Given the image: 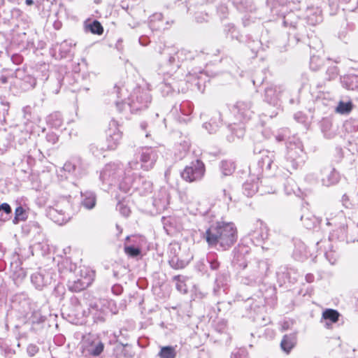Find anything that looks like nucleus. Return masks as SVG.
I'll list each match as a JSON object with an SVG mask.
<instances>
[{
    "mask_svg": "<svg viewBox=\"0 0 358 358\" xmlns=\"http://www.w3.org/2000/svg\"><path fill=\"white\" fill-rule=\"evenodd\" d=\"M267 4L271 6V9L277 6H283L287 3L288 0H267Z\"/></svg>",
    "mask_w": 358,
    "mask_h": 358,
    "instance_id": "nucleus-52",
    "label": "nucleus"
},
{
    "mask_svg": "<svg viewBox=\"0 0 358 358\" xmlns=\"http://www.w3.org/2000/svg\"><path fill=\"white\" fill-rule=\"evenodd\" d=\"M126 104L121 101H115V105L119 112L123 111L126 107H129L131 113H137L148 107L151 102V96L147 89L136 87L128 99Z\"/></svg>",
    "mask_w": 358,
    "mask_h": 358,
    "instance_id": "nucleus-6",
    "label": "nucleus"
},
{
    "mask_svg": "<svg viewBox=\"0 0 358 358\" xmlns=\"http://www.w3.org/2000/svg\"><path fill=\"white\" fill-rule=\"evenodd\" d=\"M243 190L244 194L248 197H251L257 192H259L258 182L248 180L243 184Z\"/></svg>",
    "mask_w": 358,
    "mask_h": 358,
    "instance_id": "nucleus-31",
    "label": "nucleus"
},
{
    "mask_svg": "<svg viewBox=\"0 0 358 358\" xmlns=\"http://www.w3.org/2000/svg\"><path fill=\"white\" fill-rule=\"evenodd\" d=\"M170 266L174 269L185 268L189 263V260L182 259L178 255H173L169 260Z\"/></svg>",
    "mask_w": 358,
    "mask_h": 358,
    "instance_id": "nucleus-33",
    "label": "nucleus"
},
{
    "mask_svg": "<svg viewBox=\"0 0 358 358\" xmlns=\"http://www.w3.org/2000/svg\"><path fill=\"white\" fill-rule=\"evenodd\" d=\"M301 220L304 227L308 229H315L320 224L321 220L316 217L310 213H305L301 216Z\"/></svg>",
    "mask_w": 358,
    "mask_h": 358,
    "instance_id": "nucleus-25",
    "label": "nucleus"
},
{
    "mask_svg": "<svg viewBox=\"0 0 358 358\" xmlns=\"http://www.w3.org/2000/svg\"><path fill=\"white\" fill-rule=\"evenodd\" d=\"M327 75L328 76V80H332L337 77L338 76V69L335 66H329L327 69Z\"/></svg>",
    "mask_w": 358,
    "mask_h": 358,
    "instance_id": "nucleus-54",
    "label": "nucleus"
},
{
    "mask_svg": "<svg viewBox=\"0 0 358 358\" xmlns=\"http://www.w3.org/2000/svg\"><path fill=\"white\" fill-rule=\"evenodd\" d=\"M125 91L124 87H120L119 86L115 85L113 89V94H115L117 99L122 98L123 95V92Z\"/></svg>",
    "mask_w": 358,
    "mask_h": 358,
    "instance_id": "nucleus-61",
    "label": "nucleus"
},
{
    "mask_svg": "<svg viewBox=\"0 0 358 358\" xmlns=\"http://www.w3.org/2000/svg\"><path fill=\"white\" fill-rule=\"evenodd\" d=\"M233 113L241 122L250 120L253 114L251 103L250 101H238L234 107Z\"/></svg>",
    "mask_w": 358,
    "mask_h": 358,
    "instance_id": "nucleus-14",
    "label": "nucleus"
},
{
    "mask_svg": "<svg viewBox=\"0 0 358 358\" xmlns=\"http://www.w3.org/2000/svg\"><path fill=\"white\" fill-rule=\"evenodd\" d=\"M117 208L118 209L120 213L124 217H128L130 214L131 211L129 208L122 203H119L117 206Z\"/></svg>",
    "mask_w": 358,
    "mask_h": 358,
    "instance_id": "nucleus-55",
    "label": "nucleus"
},
{
    "mask_svg": "<svg viewBox=\"0 0 358 358\" xmlns=\"http://www.w3.org/2000/svg\"><path fill=\"white\" fill-rule=\"evenodd\" d=\"M125 253L130 257H137L141 255V249L133 245L124 246Z\"/></svg>",
    "mask_w": 358,
    "mask_h": 358,
    "instance_id": "nucleus-45",
    "label": "nucleus"
},
{
    "mask_svg": "<svg viewBox=\"0 0 358 358\" xmlns=\"http://www.w3.org/2000/svg\"><path fill=\"white\" fill-rule=\"evenodd\" d=\"M294 255L298 260H303L308 256L306 246L301 241H296L294 243Z\"/></svg>",
    "mask_w": 358,
    "mask_h": 358,
    "instance_id": "nucleus-27",
    "label": "nucleus"
},
{
    "mask_svg": "<svg viewBox=\"0 0 358 358\" xmlns=\"http://www.w3.org/2000/svg\"><path fill=\"white\" fill-rule=\"evenodd\" d=\"M93 282V278L85 276L80 278L78 275L71 278L68 281V287L71 292H78L89 287Z\"/></svg>",
    "mask_w": 358,
    "mask_h": 358,
    "instance_id": "nucleus-16",
    "label": "nucleus"
},
{
    "mask_svg": "<svg viewBox=\"0 0 358 358\" xmlns=\"http://www.w3.org/2000/svg\"><path fill=\"white\" fill-rule=\"evenodd\" d=\"M339 315L338 312L334 309H327L322 313V317L331 322H336L338 320Z\"/></svg>",
    "mask_w": 358,
    "mask_h": 358,
    "instance_id": "nucleus-40",
    "label": "nucleus"
},
{
    "mask_svg": "<svg viewBox=\"0 0 358 358\" xmlns=\"http://www.w3.org/2000/svg\"><path fill=\"white\" fill-rule=\"evenodd\" d=\"M12 62L15 64H20L23 61V57L18 54H14L11 57Z\"/></svg>",
    "mask_w": 358,
    "mask_h": 358,
    "instance_id": "nucleus-64",
    "label": "nucleus"
},
{
    "mask_svg": "<svg viewBox=\"0 0 358 358\" xmlns=\"http://www.w3.org/2000/svg\"><path fill=\"white\" fill-rule=\"evenodd\" d=\"M73 43L71 41H64L59 46V50L62 53L67 54L71 48L72 47Z\"/></svg>",
    "mask_w": 358,
    "mask_h": 358,
    "instance_id": "nucleus-53",
    "label": "nucleus"
},
{
    "mask_svg": "<svg viewBox=\"0 0 358 358\" xmlns=\"http://www.w3.org/2000/svg\"><path fill=\"white\" fill-rule=\"evenodd\" d=\"M27 218V215L25 210L22 206H18L15 210V217L13 219V223L17 224L20 221H24Z\"/></svg>",
    "mask_w": 358,
    "mask_h": 358,
    "instance_id": "nucleus-42",
    "label": "nucleus"
},
{
    "mask_svg": "<svg viewBox=\"0 0 358 358\" xmlns=\"http://www.w3.org/2000/svg\"><path fill=\"white\" fill-rule=\"evenodd\" d=\"M75 158L72 159L71 160L69 161V162H66L64 164V166H63V169L72 174L73 176H74V172H75Z\"/></svg>",
    "mask_w": 358,
    "mask_h": 358,
    "instance_id": "nucleus-51",
    "label": "nucleus"
},
{
    "mask_svg": "<svg viewBox=\"0 0 358 358\" xmlns=\"http://www.w3.org/2000/svg\"><path fill=\"white\" fill-rule=\"evenodd\" d=\"M90 276L92 278L94 279V273L92 271L89 270L88 268H80L79 270V276L78 278H84L85 276Z\"/></svg>",
    "mask_w": 358,
    "mask_h": 358,
    "instance_id": "nucleus-57",
    "label": "nucleus"
},
{
    "mask_svg": "<svg viewBox=\"0 0 358 358\" xmlns=\"http://www.w3.org/2000/svg\"><path fill=\"white\" fill-rule=\"evenodd\" d=\"M70 206L69 201L66 199H62L53 206L48 208L47 215L57 224H64L70 220V214L68 213Z\"/></svg>",
    "mask_w": 358,
    "mask_h": 358,
    "instance_id": "nucleus-10",
    "label": "nucleus"
},
{
    "mask_svg": "<svg viewBox=\"0 0 358 358\" xmlns=\"http://www.w3.org/2000/svg\"><path fill=\"white\" fill-rule=\"evenodd\" d=\"M162 55L160 71L164 74L173 76V80H179L180 82L195 83L194 85L199 90H201V82L204 76L201 68L192 69L187 74H184L182 67L187 59L191 57V53L185 49L177 50L174 47H164L160 50Z\"/></svg>",
    "mask_w": 358,
    "mask_h": 358,
    "instance_id": "nucleus-1",
    "label": "nucleus"
},
{
    "mask_svg": "<svg viewBox=\"0 0 358 358\" xmlns=\"http://www.w3.org/2000/svg\"><path fill=\"white\" fill-rule=\"evenodd\" d=\"M150 28L152 30L165 29L166 27L163 23V15L162 13H155L150 18Z\"/></svg>",
    "mask_w": 358,
    "mask_h": 358,
    "instance_id": "nucleus-28",
    "label": "nucleus"
},
{
    "mask_svg": "<svg viewBox=\"0 0 358 358\" xmlns=\"http://www.w3.org/2000/svg\"><path fill=\"white\" fill-rule=\"evenodd\" d=\"M47 122L52 127L58 129L62 127L63 124V120L62 117V115L59 112H55L50 114L47 117Z\"/></svg>",
    "mask_w": 358,
    "mask_h": 358,
    "instance_id": "nucleus-32",
    "label": "nucleus"
},
{
    "mask_svg": "<svg viewBox=\"0 0 358 358\" xmlns=\"http://www.w3.org/2000/svg\"><path fill=\"white\" fill-rule=\"evenodd\" d=\"M322 182L325 186H330L338 182V173L331 167H326L322 171Z\"/></svg>",
    "mask_w": 358,
    "mask_h": 358,
    "instance_id": "nucleus-19",
    "label": "nucleus"
},
{
    "mask_svg": "<svg viewBox=\"0 0 358 358\" xmlns=\"http://www.w3.org/2000/svg\"><path fill=\"white\" fill-rule=\"evenodd\" d=\"M81 206L87 210H92L96 204V195L94 192H81Z\"/></svg>",
    "mask_w": 358,
    "mask_h": 358,
    "instance_id": "nucleus-23",
    "label": "nucleus"
},
{
    "mask_svg": "<svg viewBox=\"0 0 358 358\" xmlns=\"http://www.w3.org/2000/svg\"><path fill=\"white\" fill-rule=\"evenodd\" d=\"M99 308L101 312L97 317H94L96 322H103L105 320V315L108 313L116 314L118 312L117 306L113 300L103 299L100 301L99 303L90 305V310L92 312L94 310L97 311Z\"/></svg>",
    "mask_w": 358,
    "mask_h": 358,
    "instance_id": "nucleus-13",
    "label": "nucleus"
},
{
    "mask_svg": "<svg viewBox=\"0 0 358 358\" xmlns=\"http://www.w3.org/2000/svg\"><path fill=\"white\" fill-rule=\"evenodd\" d=\"M297 189L296 185L292 180H287L285 185V192L288 195L295 194Z\"/></svg>",
    "mask_w": 358,
    "mask_h": 358,
    "instance_id": "nucleus-48",
    "label": "nucleus"
},
{
    "mask_svg": "<svg viewBox=\"0 0 358 358\" xmlns=\"http://www.w3.org/2000/svg\"><path fill=\"white\" fill-rule=\"evenodd\" d=\"M249 236L254 244L259 245L267 238V229L262 222H257L255 229L249 233Z\"/></svg>",
    "mask_w": 358,
    "mask_h": 358,
    "instance_id": "nucleus-18",
    "label": "nucleus"
},
{
    "mask_svg": "<svg viewBox=\"0 0 358 358\" xmlns=\"http://www.w3.org/2000/svg\"><path fill=\"white\" fill-rule=\"evenodd\" d=\"M22 112L24 119H26L27 121H31L32 108L29 106H26L23 108Z\"/></svg>",
    "mask_w": 358,
    "mask_h": 358,
    "instance_id": "nucleus-59",
    "label": "nucleus"
},
{
    "mask_svg": "<svg viewBox=\"0 0 358 358\" xmlns=\"http://www.w3.org/2000/svg\"><path fill=\"white\" fill-rule=\"evenodd\" d=\"M352 110L351 102L340 101L336 108V111L341 114H347Z\"/></svg>",
    "mask_w": 358,
    "mask_h": 358,
    "instance_id": "nucleus-44",
    "label": "nucleus"
},
{
    "mask_svg": "<svg viewBox=\"0 0 358 358\" xmlns=\"http://www.w3.org/2000/svg\"><path fill=\"white\" fill-rule=\"evenodd\" d=\"M119 189L124 193L132 194L136 191L140 195H146L152 192V184L137 173L133 172L129 174L128 171L123 180L119 183Z\"/></svg>",
    "mask_w": 358,
    "mask_h": 358,
    "instance_id": "nucleus-7",
    "label": "nucleus"
},
{
    "mask_svg": "<svg viewBox=\"0 0 358 358\" xmlns=\"http://www.w3.org/2000/svg\"><path fill=\"white\" fill-rule=\"evenodd\" d=\"M136 159H140L141 163L138 161L129 162V167L132 171L144 169L148 171L152 169L158 157L157 150L151 147L141 148L136 153Z\"/></svg>",
    "mask_w": 358,
    "mask_h": 358,
    "instance_id": "nucleus-8",
    "label": "nucleus"
},
{
    "mask_svg": "<svg viewBox=\"0 0 358 358\" xmlns=\"http://www.w3.org/2000/svg\"><path fill=\"white\" fill-rule=\"evenodd\" d=\"M122 139V132L118 128L117 122L115 120H112L109 122V127L106 133V147L98 148L97 145H92L90 150L95 156H99L102 154V151L106 150H115Z\"/></svg>",
    "mask_w": 358,
    "mask_h": 358,
    "instance_id": "nucleus-9",
    "label": "nucleus"
},
{
    "mask_svg": "<svg viewBox=\"0 0 358 358\" xmlns=\"http://www.w3.org/2000/svg\"><path fill=\"white\" fill-rule=\"evenodd\" d=\"M85 27L87 31H90L94 34L101 35L103 34V28L101 23L94 20L93 21H86L85 24Z\"/></svg>",
    "mask_w": 358,
    "mask_h": 358,
    "instance_id": "nucleus-30",
    "label": "nucleus"
},
{
    "mask_svg": "<svg viewBox=\"0 0 358 358\" xmlns=\"http://www.w3.org/2000/svg\"><path fill=\"white\" fill-rule=\"evenodd\" d=\"M53 273L50 271H40L33 273L31 280L36 289H41L52 282Z\"/></svg>",
    "mask_w": 358,
    "mask_h": 358,
    "instance_id": "nucleus-15",
    "label": "nucleus"
},
{
    "mask_svg": "<svg viewBox=\"0 0 358 358\" xmlns=\"http://www.w3.org/2000/svg\"><path fill=\"white\" fill-rule=\"evenodd\" d=\"M203 238L210 248L227 251L236 243L238 230L234 222L217 221L206 229Z\"/></svg>",
    "mask_w": 358,
    "mask_h": 358,
    "instance_id": "nucleus-3",
    "label": "nucleus"
},
{
    "mask_svg": "<svg viewBox=\"0 0 358 358\" xmlns=\"http://www.w3.org/2000/svg\"><path fill=\"white\" fill-rule=\"evenodd\" d=\"M259 165L262 170L271 171L282 168L292 173L293 171L303 166L306 160L301 141L296 137L289 138L286 152L282 157H275L273 151L263 150L261 152Z\"/></svg>",
    "mask_w": 358,
    "mask_h": 358,
    "instance_id": "nucleus-2",
    "label": "nucleus"
},
{
    "mask_svg": "<svg viewBox=\"0 0 358 358\" xmlns=\"http://www.w3.org/2000/svg\"><path fill=\"white\" fill-rule=\"evenodd\" d=\"M322 10L318 7H308L306 10V20L308 24L316 25L322 21Z\"/></svg>",
    "mask_w": 358,
    "mask_h": 358,
    "instance_id": "nucleus-21",
    "label": "nucleus"
},
{
    "mask_svg": "<svg viewBox=\"0 0 358 358\" xmlns=\"http://www.w3.org/2000/svg\"><path fill=\"white\" fill-rule=\"evenodd\" d=\"M217 118L219 120V122H216L213 120V119L209 122H206L203 124V127L210 133H215L220 126V114H217Z\"/></svg>",
    "mask_w": 358,
    "mask_h": 358,
    "instance_id": "nucleus-41",
    "label": "nucleus"
},
{
    "mask_svg": "<svg viewBox=\"0 0 358 358\" xmlns=\"http://www.w3.org/2000/svg\"><path fill=\"white\" fill-rule=\"evenodd\" d=\"M103 349L104 344L101 341H94L92 342L87 350L90 355L97 357L101 354Z\"/></svg>",
    "mask_w": 358,
    "mask_h": 358,
    "instance_id": "nucleus-36",
    "label": "nucleus"
},
{
    "mask_svg": "<svg viewBox=\"0 0 358 358\" xmlns=\"http://www.w3.org/2000/svg\"><path fill=\"white\" fill-rule=\"evenodd\" d=\"M229 187H222L221 185H217L216 187V194L224 203H229L231 201V196L229 193Z\"/></svg>",
    "mask_w": 358,
    "mask_h": 358,
    "instance_id": "nucleus-35",
    "label": "nucleus"
},
{
    "mask_svg": "<svg viewBox=\"0 0 358 358\" xmlns=\"http://www.w3.org/2000/svg\"><path fill=\"white\" fill-rule=\"evenodd\" d=\"M233 262L239 267L246 268L248 271L241 275V282L247 285H255L263 282L264 278L267 276L269 271V264L265 260H255L250 262L249 266L243 261L241 262V254H239V249L235 248Z\"/></svg>",
    "mask_w": 358,
    "mask_h": 358,
    "instance_id": "nucleus-4",
    "label": "nucleus"
},
{
    "mask_svg": "<svg viewBox=\"0 0 358 358\" xmlns=\"http://www.w3.org/2000/svg\"><path fill=\"white\" fill-rule=\"evenodd\" d=\"M75 165L74 176L79 178L86 173L87 166L80 157H75Z\"/></svg>",
    "mask_w": 358,
    "mask_h": 358,
    "instance_id": "nucleus-38",
    "label": "nucleus"
},
{
    "mask_svg": "<svg viewBox=\"0 0 358 358\" xmlns=\"http://www.w3.org/2000/svg\"><path fill=\"white\" fill-rule=\"evenodd\" d=\"M260 183V185H259L260 194L263 195L275 192L276 189L272 185L271 180L268 179H264L261 180Z\"/></svg>",
    "mask_w": 358,
    "mask_h": 358,
    "instance_id": "nucleus-34",
    "label": "nucleus"
},
{
    "mask_svg": "<svg viewBox=\"0 0 358 358\" xmlns=\"http://www.w3.org/2000/svg\"><path fill=\"white\" fill-rule=\"evenodd\" d=\"M283 88L281 86L271 85L265 90V101L271 105L277 106L280 101Z\"/></svg>",
    "mask_w": 358,
    "mask_h": 358,
    "instance_id": "nucleus-17",
    "label": "nucleus"
},
{
    "mask_svg": "<svg viewBox=\"0 0 358 358\" xmlns=\"http://www.w3.org/2000/svg\"><path fill=\"white\" fill-rule=\"evenodd\" d=\"M283 23L285 26L289 27V36H293L296 43L299 42L301 38L306 34L303 21L294 12H289L284 16Z\"/></svg>",
    "mask_w": 358,
    "mask_h": 358,
    "instance_id": "nucleus-11",
    "label": "nucleus"
},
{
    "mask_svg": "<svg viewBox=\"0 0 358 358\" xmlns=\"http://www.w3.org/2000/svg\"><path fill=\"white\" fill-rule=\"evenodd\" d=\"M111 291L113 294L118 296L122 294L123 288L121 285L115 284L112 286Z\"/></svg>",
    "mask_w": 358,
    "mask_h": 358,
    "instance_id": "nucleus-60",
    "label": "nucleus"
},
{
    "mask_svg": "<svg viewBox=\"0 0 358 358\" xmlns=\"http://www.w3.org/2000/svg\"><path fill=\"white\" fill-rule=\"evenodd\" d=\"M38 351V348L35 345H29L27 348V352L30 356H34Z\"/></svg>",
    "mask_w": 358,
    "mask_h": 358,
    "instance_id": "nucleus-63",
    "label": "nucleus"
},
{
    "mask_svg": "<svg viewBox=\"0 0 358 358\" xmlns=\"http://www.w3.org/2000/svg\"><path fill=\"white\" fill-rule=\"evenodd\" d=\"M231 131L238 138H242L245 134V130L242 127H233L231 128Z\"/></svg>",
    "mask_w": 358,
    "mask_h": 358,
    "instance_id": "nucleus-56",
    "label": "nucleus"
},
{
    "mask_svg": "<svg viewBox=\"0 0 358 358\" xmlns=\"http://www.w3.org/2000/svg\"><path fill=\"white\" fill-rule=\"evenodd\" d=\"M296 343V335L294 334L285 335L281 341L280 346L283 351L289 353Z\"/></svg>",
    "mask_w": 358,
    "mask_h": 358,
    "instance_id": "nucleus-29",
    "label": "nucleus"
},
{
    "mask_svg": "<svg viewBox=\"0 0 358 358\" xmlns=\"http://www.w3.org/2000/svg\"><path fill=\"white\" fill-rule=\"evenodd\" d=\"M322 64V61L317 56H312L310 57V66L313 71L319 69L320 66Z\"/></svg>",
    "mask_w": 358,
    "mask_h": 358,
    "instance_id": "nucleus-50",
    "label": "nucleus"
},
{
    "mask_svg": "<svg viewBox=\"0 0 358 358\" xmlns=\"http://www.w3.org/2000/svg\"><path fill=\"white\" fill-rule=\"evenodd\" d=\"M235 169V164L231 160H222L220 163V170L224 176L231 175Z\"/></svg>",
    "mask_w": 358,
    "mask_h": 358,
    "instance_id": "nucleus-37",
    "label": "nucleus"
},
{
    "mask_svg": "<svg viewBox=\"0 0 358 358\" xmlns=\"http://www.w3.org/2000/svg\"><path fill=\"white\" fill-rule=\"evenodd\" d=\"M223 31L226 37L241 41L242 36L234 24L228 23L224 24Z\"/></svg>",
    "mask_w": 358,
    "mask_h": 358,
    "instance_id": "nucleus-26",
    "label": "nucleus"
},
{
    "mask_svg": "<svg viewBox=\"0 0 358 358\" xmlns=\"http://www.w3.org/2000/svg\"><path fill=\"white\" fill-rule=\"evenodd\" d=\"M171 80L172 82L165 81L160 84L159 89L163 96H168L173 92H180V91H184V88H180L179 83L181 82L179 80H173L172 78Z\"/></svg>",
    "mask_w": 358,
    "mask_h": 358,
    "instance_id": "nucleus-20",
    "label": "nucleus"
},
{
    "mask_svg": "<svg viewBox=\"0 0 358 358\" xmlns=\"http://www.w3.org/2000/svg\"><path fill=\"white\" fill-rule=\"evenodd\" d=\"M22 82L21 87L24 90L33 88L36 84V79L31 76H26Z\"/></svg>",
    "mask_w": 358,
    "mask_h": 358,
    "instance_id": "nucleus-43",
    "label": "nucleus"
},
{
    "mask_svg": "<svg viewBox=\"0 0 358 358\" xmlns=\"http://www.w3.org/2000/svg\"><path fill=\"white\" fill-rule=\"evenodd\" d=\"M207 261L211 270L217 271L220 268V263L214 255L208 256Z\"/></svg>",
    "mask_w": 358,
    "mask_h": 358,
    "instance_id": "nucleus-47",
    "label": "nucleus"
},
{
    "mask_svg": "<svg viewBox=\"0 0 358 358\" xmlns=\"http://www.w3.org/2000/svg\"><path fill=\"white\" fill-rule=\"evenodd\" d=\"M343 85L348 90H358V71L344 76L341 80Z\"/></svg>",
    "mask_w": 358,
    "mask_h": 358,
    "instance_id": "nucleus-24",
    "label": "nucleus"
},
{
    "mask_svg": "<svg viewBox=\"0 0 358 358\" xmlns=\"http://www.w3.org/2000/svg\"><path fill=\"white\" fill-rule=\"evenodd\" d=\"M173 279L176 282V289L181 293H186L187 291V285L184 281L181 280V277L180 275H176Z\"/></svg>",
    "mask_w": 358,
    "mask_h": 358,
    "instance_id": "nucleus-46",
    "label": "nucleus"
},
{
    "mask_svg": "<svg viewBox=\"0 0 358 358\" xmlns=\"http://www.w3.org/2000/svg\"><path fill=\"white\" fill-rule=\"evenodd\" d=\"M132 174L133 171L129 166L124 169L120 162H110L101 170L99 180L101 182V188L109 190L113 186L117 185L125 178L127 173Z\"/></svg>",
    "mask_w": 358,
    "mask_h": 358,
    "instance_id": "nucleus-5",
    "label": "nucleus"
},
{
    "mask_svg": "<svg viewBox=\"0 0 358 358\" xmlns=\"http://www.w3.org/2000/svg\"><path fill=\"white\" fill-rule=\"evenodd\" d=\"M180 111L181 115L185 117L179 116V121L180 122H187L189 120L188 117L191 115L193 111V105L189 101H182L179 106H175L172 110V112L174 113L178 112V110Z\"/></svg>",
    "mask_w": 358,
    "mask_h": 358,
    "instance_id": "nucleus-22",
    "label": "nucleus"
},
{
    "mask_svg": "<svg viewBox=\"0 0 358 358\" xmlns=\"http://www.w3.org/2000/svg\"><path fill=\"white\" fill-rule=\"evenodd\" d=\"M158 357L159 358H176V348L169 345L162 347L158 353Z\"/></svg>",
    "mask_w": 358,
    "mask_h": 358,
    "instance_id": "nucleus-39",
    "label": "nucleus"
},
{
    "mask_svg": "<svg viewBox=\"0 0 358 358\" xmlns=\"http://www.w3.org/2000/svg\"><path fill=\"white\" fill-rule=\"evenodd\" d=\"M230 358H248V352L243 348L236 349L231 352Z\"/></svg>",
    "mask_w": 358,
    "mask_h": 358,
    "instance_id": "nucleus-49",
    "label": "nucleus"
},
{
    "mask_svg": "<svg viewBox=\"0 0 358 358\" xmlns=\"http://www.w3.org/2000/svg\"><path fill=\"white\" fill-rule=\"evenodd\" d=\"M45 139L50 144L54 145L57 142L58 137L55 133L50 132L46 134Z\"/></svg>",
    "mask_w": 358,
    "mask_h": 358,
    "instance_id": "nucleus-58",
    "label": "nucleus"
},
{
    "mask_svg": "<svg viewBox=\"0 0 358 358\" xmlns=\"http://www.w3.org/2000/svg\"><path fill=\"white\" fill-rule=\"evenodd\" d=\"M206 172L203 162L199 159L192 162L186 166L181 172L182 178L188 182H194L201 180Z\"/></svg>",
    "mask_w": 358,
    "mask_h": 358,
    "instance_id": "nucleus-12",
    "label": "nucleus"
},
{
    "mask_svg": "<svg viewBox=\"0 0 358 358\" xmlns=\"http://www.w3.org/2000/svg\"><path fill=\"white\" fill-rule=\"evenodd\" d=\"M3 211L7 215H9L12 212V209L10 206V205L7 203H3L0 205V212Z\"/></svg>",
    "mask_w": 358,
    "mask_h": 358,
    "instance_id": "nucleus-62",
    "label": "nucleus"
}]
</instances>
